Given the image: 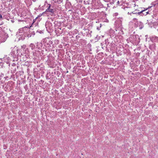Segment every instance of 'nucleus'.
<instances>
[{
  "instance_id": "20e7f679",
  "label": "nucleus",
  "mask_w": 158,
  "mask_h": 158,
  "mask_svg": "<svg viewBox=\"0 0 158 158\" xmlns=\"http://www.w3.org/2000/svg\"><path fill=\"white\" fill-rule=\"evenodd\" d=\"M137 20V19L136 18H134L133 19V20L134 21H135V20Z\"/></svg>"
},
{
  "instance_id": "f03ea898",
  "label": "nucleus",
  "mask_w": 158,
  "mask_h": 158,
  "mask_svg": "<svg viewBox=\"0 0 158 158\" xmlns=\"http://www.w3.org/2000/svg\"><path fill=\"white\" fill-rule=\"evenodd\" d=\"M63 2V0H57L56 1H55V2H56L58 4H60L61 3Z\"/></svg>"
},
{
  "instance_id": "f257e3e1",
  "label": "nucleus",
  "mask_w": 158,
  "mask_h": 158,
  "mask_svg": "<svg viewBox=\"0 0 158 158\" xmlns=\"http://www.w3.org/2000/svg\"><path fill=\"white\" fill-rule=\"evenodd\" d=\"M49 6L48 8L46 10V12H50L51 13H53V10L52 9L50 8L51 5L49 4Z\"/></svg>"
},
{
  "instance_id": "423d86ee",
  "label": "nucleus",
  "mask_w": 158,
  "mask_h": 158,
  "mask_svg": "<svg viewBox=\"0 0 158 158\" xmlns=\"http://www.w3.org/2000/svg\"><path fill=\"white\" fill-rule=\"evenodd\" d=\"M2 15H0V18H2Z\"/></svg>"
},
{
  "instance_id": "39448f33",
  "label": "nucleus",
  "mask_w": 158,
  "mask_h": 158,
  "mask_svg": "<svg viewBox=\"0 0 158 158\" xmlns=\"http://www.w3.org/2000/svg\"><path fill=\"white\" fill-rule=\"evenodd\" d=\"M128 14H130L131 15V13H129V12L128 13Z\"/></svg>"
},
{
  "instance_id": "7ed1b4c3",
  "label": "nucleus",
  "mask_w": 158,
  "mask_h": 158,
  "mask_svg": "<svg viewBox=\"0 0 158 158\" xmlns=\"http://www.w3.org/2000/svg\"><path fill=\"white\" fill-rule=\"evenodd\" d=\"M144 11V10H143L141 11L140 12H138V14H139V15H140V14L142 13Z\"/></svg>"
},
{
  "instance_id": "0eeeda50",
  "label": "nucleus",
  "mask_w": 158,
  "mask_h": 158,
  "mask_svg": "<svg viewBox=\"0 0 158 158\" xmlns=\"http://www.w3.org/2000/svg\"><path fill=\"white\" fill-rule=\"evenodd\" d=\"M132 13V14H136V13H134V12H132V13Z\"/></svg>"
}]
</instances>
